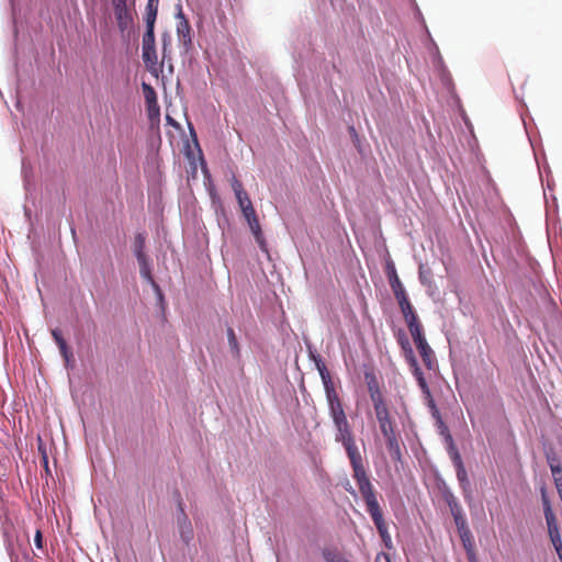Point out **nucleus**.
<instances>
[{"label": "nucleus", "mask_w": 562, "mask_h": 562, "mask_svg": "<svg viewBox=\"0 0 562 562\" xmlns=\"http://www.w3.org/2000/svg\"><path fill=\"white\" fill-rule=\"evenodd\" d=\"M346 491L349 492L351 495H356V491L352 488L349 482H347V485L345 486Z\"/></svg>", "instance_id": "79ce46f5"}, {"label": "nucleus", "mask_w": 562, "mask_h": 562, "mask_svg": "<svg viewBox=\"0 0 562 562\" xmlns=\"http://www.w3.org/2000/svg\"><path fill=\"white\" fill-rule=\"evenodd\" d=\"M458 481L463 490L469 486L468 473L463 464L456 469Z\"/></svg>", "instance_id": "aec40b11"}, {"label": "nucleus", "mask_w": 562, "mask_h": 562, "mask_svg": "<svg viewBox=\"0 0 562 562\" xmlns=\"http://www.w3.org/2000/svg\"><path fill=\"white\" fill-rule=\"evenodd\" d=\"M178 509H179V514L177 517V526H178L179 535H180L181 540L186 544H189L191 542V540L193 539V528H192V525H191V521H190L188 515L184 512L183 504H182L181 499H179V502H178Z\"/></svg>", "instance_id": "423d86ee"}, {"label": "nucleus", "mask_w": 562, "mask_h": 562, "mask_svg": "<svg viewBox=\"0 0 562 562\" xmlns=\"http://www.w3.org/2000/svg\"><path fill=\"white\" fill-rule=\"evenodd\" d=\"M43 459H44L45 468L47 469V458H46V456H44Z\"/></svg>", "instance_id": "a18cd8bd"}, {"label": "nucleus", "mask_w": 562, "mask_h": 562, "mask_svg": "<svg viewBox=\"0 0 562 562\" xmlns=\"http://www.w3.org/2000/svg\"><path fill=\"white\" fill-rule=\"evenodd\" d=\"M161 54H162V61L161 65L165 63V60H170L171 55V38L169 35L164 34L161 37Z\"/></svg>", "instance_id": "f3484780"}, {"label": "nucleus", "mask_w": 562, "mask_h": 562, "mask_svg": "<svg viewBox=\"0 0 562 562\" xmlns=\"http://www.w3.org/2000/svg\"><path fill=\"white\" fill-rule=\"evenodd\" d=\"M324 559L326 562H350L333 551H325Z\"/></svg>", "instance_id": "5701e85b"}, {"label": "nucleus", "mask_w": 562, "mask_h": 562, "mask_svg": "<svg viewBox=\"0 0 562 562\" xmlns=\"http://www.w3.org/2000/svg\"><path fill=\"white\" fill-rule=\"evenodd\" d=\"M159 0H148L145 12L146 25H155L158 13Z\"/></svg>", "instance_id": "f8f14e48"}, {"label": "nucleus", "mask_w": 562, "mask_h": 562, "mask_svg": "<svg viewBox=\"0 0 562 562\" xmlns=\"http://www.w3.org/2000/svg\"><path fill=\"white\" fill-rule=\"evenodd\" d=\"M451 512L454 516L456 524L459 526L460 521L463 524V518L461 517L460 513H457L453 507H451Z\"/></svg>", "instance_id": "ea45409f"}, {"label": "nucleus", "mask_w": 562, "mask_h": 562, "mask_svg": "<svg viewBox=\"0 0 562 562\" xmlns=\"http://www.w3.org/2000/svg\"><path fill=\"white\" fill-rule=\"evenodd\" d=\"M247 223L249 225L251 233L255 236L256 241L260 245V247H262L265 245V238L258 217H252L250 221H247Z\"/></svg>", "instance_id": "2eb2a0df"}, {"label": "nucleus", "mask_w": 562, "mask_h": 562, "mask_svg": "<svg viewBox=\"0 0 562 562\" xmlns=\"http://www.w3.org/2000/svg\"><path fill=\"white\" fill-rule=\"evenodd\" d=\"M114 16L121 33L130 30L134 22L135 0L113 5Z\"/></svg>", "instance_id": "20e7f679"}, {"label": "nucleus", "mask_w": 562, "mask_h": 562, "mask_svg": "<svg viewBox=\"0 0 562 562\" xmlns=\"http://www.w3.org/2000/svg\"><path fill=\"white\" fill-rule=\"evenodd\" d=\"M227 339L231 350L234 352L235 356H239V345L237 341V337L235 335V331L232 327L227 328Z\"/></svg>", "instance_id": "6ab92c4d"}, {"label": "nucleus", "mask_w": 562, "mask_h": 562, "mask_svg": "<svg viewBox=\"0 0 562 562\" xmlns=\"http://www.w3.org/2000/svg\"><path fill=\"white\" fill-rule=\"evenodd\" d=\"M387 278L393 293H395V291H401L404 289L393 263L387 266Z\"/></svg>", "instance_id": "4468645a"}, {"label": "nucleus", "mask_w": 562, "mask_h": 562, "mask_svg": "<svg viewBox=\"0 0 562 562\" xmlns=\"http://www.w3.org/2000/svg\"><path fill=\"white\" fill-rule=\"evenodd\" d=\"M155 25H146V32L143 35L142 47L155 46Z\"/></svg>", "instance_id": "a211bd4d"}, {"label": "nucleus", "mask_w": 562, "mask_h": 562, "mask_svg": "<svg viewBox=\"0 0 562 562\" xmlns=\"http://www.w3.org/2000/svg\"><path fill=\"white\" fill-rule=\"evenodd\" d=\"M555 487H557L558 494L562 501V479L561 477H559L557 480Z\"/></svg>", "instance_id": "a19ab883"}, {"label": "nucleus", "mask_w": 562, "mask_h": 562, "mask_svg": "<svg viewBox=\"0 0 562 562\" xmlns=\"http://www.w3.org/2000/svg\"><path fill=\"white\" fill-rule=\"evenodd\" d=\"M407 360H408V363H409V366H411V368L413 370V374L416 378V380H418L419 376H424V374H423V372H422V370H420V368H419V366L417 363V360H416L415 356H412Z\"/></svg>", "instance_id": "b1692460"}, {"label": "nucleus", "mask_w": 562, "mask_h": 562, "mask_svg": "<svg viewBox=\"0 0 562 562\" xmlns=\"http://www.w3.org/2000/svg\"><path fill=\"white\" fill-rule=\"evenodd\" d=\"M419 278L423 280V279H426V276H423L422 273L419 274Z\"/></svg>", "instance_id": "de8ad7c7"}, {"label": "nucleus", "mask_w": 562, "mask_h": 562, "mask_svg": "<svg viewBox=\"0 0 562 562\" xmlns=\"http://www.w3.org/2000/svg\"><path fill=\"white\" fill-rule=\"evenodd\" d=\"M447 438L450 441L451 458H452L453 464L457 469L460 467V464H463V462H462L460 453L458 452V450L456 449V447L453 445L451 435L448 434Z\"/></svg>", "instance_id": "4be33fe9"}, {"label": "nucleus", "mask_w": 562, "mask_h": 562, "mask_svg": "<svg viewBox=\"0 0 562 562\" xmlns=\"http://www.w3.org/2000/svg\"><path fill=\"white\" fill-rule=\"evenodd\" d=\"M142 57L147 70L157 76L162 65L158 64L156 46L142 47Z\"/></svg>", "instance_id": "6e6552de"}, {"label": "nucleus", "mask_w": 562, "mask_h": 562, "mask_svg": "<svg viewBox=\"0 0 562 562\" xmlns=\"http://www.w3.org/2000/svg\"><path fill=\"white\" fill-rule=\"evenodd\" d=\"M419 278L423 280V279H426V276H423L422 273L419 274Z\"/></svg>", "instance_id": "49530a36"}, {"label": "nucleus", "mask_w": 562, "mask_h": 562, "mask_svg": "<svg viewBox=\"0 0 562 562\" xmlns=\"http://www.w3.org/2000/svg\"><path fill=\"white\" fill-rule=\"evenodd\" d=\"M457 513H459V505H456V509H454Z\"/></svg>", "instance_id": "09e8293b"}, {"label": "nucleus", "mask_w": 562, "mask_h": 562, "mask_svg": "<svg viewBox=\"0 0 562 562\" xmlns=\"http://www.w3.org/2000/svg\"><path fill=\"white\" fill-rule=\"evenodd\" d=\"M326 400L334 426L336 427L349 423L338 393L336 391H329L328 394H326Z\"/></svg>", "instance_id": "39448f33"}, {"label": "nucleus", "mask_w": 562, "mask_h": 562, "mask_svg": "<svg viewBox=\"0 0 562 562\" xmlns=\"http://www.w3.org/2000/svg\"><path fill=\"white\" fill-rule=\"evenodd\" d=\"M417 383L419 385V387L426 393V394H430L429 393V387H428V384L426 382V379L425 376H419V379L417 380Z\"/></svg>", "instance_id": "58836bf2"}, {"label": "nucleus", "mask_w": 562, "mask_h": 562, "mask_svg": "<svg viewBox=\"0 0 562 562\" xmlns=\"http://www.w3.org/2000/svg\"><path fill=\"white\" fill-rule=\"evenodd\" d=\"M368 391H369L370 400L373 405L385 402L383 394H382V392L378 385V382L374 378H372V380L368 382Z\"/></svg>", "instance_id": "ddd939ff"}, {"label": "nucleus", "mask_w": 562, "mask_h": 562, "mask_svg": "<svg viewBox=\"0 0 562 562\" xmlns=\"http://www.w3.org/2000/svg\"><path fill=\"white\" fill-rule=\"evenodd\" d=\"M315 362L322 381L324 383L326 394H328L329 391H336L325 363L321 359L315 360Z\"/></svg>", "instance_id": "9b49d317"}, {"label": "nucleus", "mask_w": 562, "mask_h": 562, "mask_svg": "<svg viewBox=\"0 0 562 562\" xmlns=\"http://www.w3.org/2000/svg\"><path fill=\"white\" fill-rule=\"evenodd\" d=\"M394 296L398 303V305H403L404 303L408 302V296L406 294V291L405 289L401 290V291H395L394 293Z\"/></svg>", "instance_id": "a878e982"}, {"label": "nucleus", "mask_w": 562, "mask_h": 562, "mask_svg": "<svg viewBox=\"0 0 562 562\" xmlns=\"http://www.w3.org/2000/svg\"><path fill=\"white\" fill-rule=\"evenodd\" d=\"M400 308H401V312L403 314V317H406L407 315L412 314L414 311V307L412 305V303L408 301L406 303H404L403 305H398Z\"/></svg>", "instance_id": "7c9ffc66"}, {"label": "nucleus", "mask_w": 562, "mask_h": 562, "mask_svg": "<svg viewBox=\"0 0 562 562\" xmlns=\"http://www.w3.org/2000/svg\"><path fill=\"white\" fill-rule=\"evenodd\" d=\"M58 348H59V351H60L61 356L64 357V359L66 361H68L69 358L72 356V353L69 351L66 341L60 344V345H58Z\"/></svg>", "instance_id": "473e14b6"}, {"label": "nucleus", "mask_w": 562, "mask_h": 562, "mask_svg": "<svg viewBox=\"0 0 562 562\" xmlns=\"http://www.w3.org/2000/svg\"><path fill=\"white\" fill-rule=\"evenodd\" d=\"M145 247V237L140 234H138L135 238V252L136 251H144Z\"/></svg>", "instance_id": "c756f323"}, {"label": "nucleus", "mask_w": 562, "mask_h": 562, "mask_svg": "<svg viewBox=\"0 0 562 562\" xmlns=\"http://www.w3.org/2000/svg\"><path fill=\"white\" fill-rule=\"evenodd\" d=\"M349 130H350V133H352L353 135H356V136H357V133H356V130H355V127H353V126H351Z\"/></svg>", "instance_id": "c03bdc74"}, {"label": "nucleus", "mask_w": 562, "mask_h": 562, "mask_svg": "<svg viewBox=\"0 0 562 562\" xmlns=\"http://www.w3.org/2000/svg\"><path fill=\"white\" fill-rule=\"evenodd\" d=\"M407 328L409 330V334H411L412 338L424 334L422 323L420 324H416V325H412V326H407Z\"/></svg>", "instance_id": "bb28decb"}, {"label": "nucleus", "mask_w": 562, "mask_h": 562, "mask_svg": "<svg viewBox=\"0 0 562 562\" xmlns=\"http://www.w3.org/2000/svg\"><path fill=\"white\" fill-rule=\"evenodd\" d=\"M34 543L37 549H43L44 541H43V533L41 529H37L34 536Z\"/></svg>", "instance_id": "72a5a7b5"}, {"label": "nucleus", "mask_w": 562, "mask_h": 562, "mask_svg": "<svg viewBox=\"0 0 562 562\" xmlns=\"http://www.w3.org/2000/svg\"><path fill=\"white\" fill-rule=\"evenodd\" d=\"M243 212V215L244 217L246 218V221H250L252 217H256L257 214H256V211L254 209V206H249V207H246Z\"/></svg>", "instance_id": "e433bc0d"}, {"label": "nucleus", "mask_w": 562, "mask_h": 562, "mask_svg": "<svg viewBox=\"0 0 562 562\" xmlns=\"http://www.w3.org/2000/svg\"><path fill=\"white\" fill-rule=\"evenodd\" d=\"M398 344L405 351L406 359H409L412 356H414L413 349H412L411 344H409L407 337L405 336V334H403V333L400 334Z\"/></svg>", "instance_id": "412c9836"}, {"label": "nucleus", "mask_w": 562, "mask_h": 562, "mask_svg": "<svg viewBox=\"0 0 562 562\" xmlns=\"http://www.w3.org/2000/svg\"><path fill=\"white\" fill-rule=\"evenodd\" d=\"M379 428L383 435L391 459L395 462L402 461V449L400 438L395 431V420L391 416L385 402L373 405Z\"/></svg>", "instance_id": "f03ea898"}, {"label": "nucleus", "mask_w": 562, "mask_h": 562, "mask_svg": "<svg viewBox=\"0 0 562 562\" xmlns=\"http://www.w3.org/2000/svg\"><path fill=\"white\" fill-rule=\"evenodd\" d=\"M404 319H405V323H406L407 326L420 324L418 315L416 314V312H413L412 314L407 315L406 317H404Z\"/></svg>", "instance_id": "c85d7f7f"}, {"label": "nucleus", "mask_w": 562, "mask_h": 562, "mask_svg": "<svg viewBox=\"0 0 562 562\" xmlns=\"http://www.w3.org/2000/svg\"><path fill=\"white\" fill-rule=\"evenodd\" d=\"M178 16L180 21L178 22L177 25V35L179 42L184 46L186 50H188L192 46L191 26L189 21L184 18L181 10Z\"/></svg>", "instance_id": "0eeeda50"}, {"label": "nucleus", "mask_w": 562, "mask_h": 562, "mask_svg": "<svg viewBox=\"0 0 562 562\" xmlns=\"http://www.w3.org/2000/svg\"><path fill=\"white\" fill-rule=\"evenodd\" d=\"M139 272H140V276L144 279H146L147 281L153 283L154 285H156L155 282H154V279L151 277V272H150L149 266H142V267H139Z\"/></svg>", "instance_id": "393cba45"}, {"label": "nucleus", "mask_w": 562, "mask_h": 562, "mask_svg": "<svg viewBox=\"0 0 562 562\" xmlns=\"http://www.w3.org/2000/svg\"><path fill=\"white\" fill-rule=\"evenodd\" d=\"M58 348H59V351H60L61 356L64 357V359L66 361H68L69 358L72 356V353L69 351L66 341L60 344V345H58Z\"/></svg>", "instance_id": "2f4dec72"}, {"label": "nucleus", "mask_w": 562, "mask_h": 562, "mask_svg": "<svg viewBox=\"0 0 562 562\" xmlns=\"http://www.w3.org/2000/svg\"><path fill=\"white\" fill-rule=\"evenodd\" d=\"M142 88L148 108L150 109L153 105H157V94L155 89L146 82H143Z\"/></svg>", "instance_id": "dca6fc26"}, {"label": "nucleus", "mask_w": 562, "mask_h": 562, "mask_svg": "<svg viewBox=\"0 0 562 562\" xmlns=\"http://www.w3.org/2000/svg\"><path fill=\"white\" fill-rule=\"evenodd\" d=\"M335 441L342 445L352 469V477L356 481L359 492L366 503L379 535L384 542L390 541L387 525L383 517L382 508L378 502L373 485L369 479L362 456L356 442V436L350 423L335 427Z\"/></svg>", "instance_id": "f257e3e1"}, {"label": "nucleus", "mask_w": 562, "mask_h": 562, "mask_svg": "<svg viewBox=\"0 0 562 562\" xmlns=\"http://www.w3.org/2000/svg\"><path fill=\"white\" fill-rule=\"evenodd\" d=\"M457 513H459V505H456V509H454Z\"/></svg>", "instance_id": "8fccbe9b"}, {"label": "nucleus", "mask_w": 562, "mask_h": 562, "mask_svg": "<svg viewBox=\"0 0 562 562\" xmlns=\"http://www.w3.org/2000/svg\"><path fill=\"white\" fill-rule=\"evenodd\" d=\"M131 0H111L112 2V5H116V4H121V3H125V2H130Z\"/></svg>", "instance_id": "37998d69"}, {"label": "nucleus", "mask_w": 562, "mask_h": 562, "mask_svg": "<svg viewBox=\"0 0 562 562\" xmlns=\"http://www.w3.org/2000/svg\"><path fill=\"white\" fill-rule=\"evenodd\" d=\"M550 468H551V472H552L554 484H555L557 480L559 477L562 479V468L560 464H550Z\"/></svg>", "instance_id": "cd10ccee"}, {"label": "nucleus", "mask_w": 562, "mask_h": 562, "mask_svg": "<svg viewBox=\"0 0 562 562\" xmlns=\"http://www.w3.org/2000/svg\"><path fill=\"white\" fill-rule=\"evenodd\" d=\"M541 499L550 540L559 555V559L562 561V538L560 535L555 515L552 510L550 499L544 488H541Z\"/></svg>", "instance_id": "7ed1b4c3"}, {"label": "nucleus", "mask_w": 562, "mask_h": 562, "mask_svg": "<svg viewBox=\"0 0 562 562\" xmlns=\"http://www.w3.org/2000/svg\"><path fill=\"white\" fill-rule=\"evenodd\" d=\"M231 184L240 210L244 211L246 207L252 206L251 200L245 191L243 183L235 176H233Z\"/></svg>", "instance_id": "1a4fd4ad"}, {"label": "nucleus", "mask_w": 562, "mask_h": 562, "mask_svg": "<svg viewBox=\"0 0 562 562\" xmlns=\"http://www.w3.org/2000/svg\"><path fill=\"white\" fill-rule=\"evenodd\" d=\"M413 340H414V342H415V345H416L417 350H418L419 348H422V347H424V346H427V345H428V342H427L426 337H425V335H424V334H422V335H419V336L414 337V338H413Z\"/></svg>", "instance_id": "f704fd0d"}, {"label": "nucleus", "mask_w": 562, "mask_h": 562, "mask_svg": "<svg viewBox=\"0 0 562 562\" xmlns=\"http://www.w3.org/2000/svg\"><path fill=\"white\" fill-rule=\"evenodd\" d=\"M418 352L422 357V360H423V363L425 364V367L428 370L435 369L437 361H436V357H435V353H434V350L431 349V347L429 345L424 346L418 349Z\"/></svg>", "instance_id": "9d476101"}, {"label": "nucleus", "mask_w": 562, "mask_h": 562, "mask_svg": "<svg viewBox=\"0 0 562 562\" xmlns=\"http://www.w3.org/2000/svg\"><path fill=\"white\" fill-rule=\"evenodd\" d=\"M136 259L138 261L139 267L142 266H149L148 259L144 251H136Z\"/></svg>", "instance_id": "c9c22d12"}, {"label": "nucleus", "mask_w": 562, "mask_h": 562, "mask_svg": "<svg viewBox=\"0 0 562 562\" xmlns=\"http://www.w3.org/2000/svg\"><path fill=\"white\" fill-rule=\"evenodd\" d=\"M52 335H53L54 340L56 341L57 346L66 341V340L64 339V337H63V335H61L60 330H58V329H54V330L52 331Z\"/></svg>", "instance_id": "4c0bfd02"}]
</instances>
